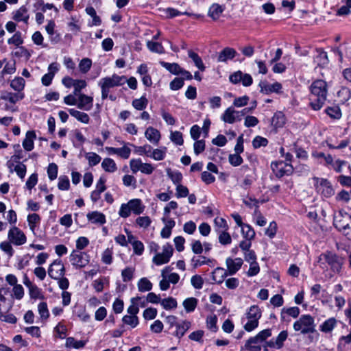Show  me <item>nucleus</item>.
I'll return each mask as SVG.
<instances>
[{
	"mask_svg": "<svg viewBox=\"0 0 351 351\" xmlns=\"http://www.w3.org/2000/svg\"><path fill=\"white\" fill-rule=\"evenodd\" d=\"M310 105L315 110L322 108L327 99L328 86L325 81L317 80L310 86Z\"/></svg>",
	"mask_w": 351,
	"mask_h": 351,
	"instance_id": "1",
	"label": "nucleus"
},
{
	"mask_svg": "<svg viewBox=\"0 0 351 351\" xmlns=\"http://www.w3.org/2000/svg\"><path fill=\"white\" fill-rule=\"evenodd\" d=\"M145 136L151 143L157 145L160 139V133L157 129L148 127L145 132Z\"/></svg>",
	"mask_w": 351,
	"mask_h": 351,
	"instance_id": "17",
	"label": "nucleus"
},
{
	"mask_svg": "<svg viewBox=\"0 0 351 351\" xmlns=\"http://www.w3.org/2000/svg\"><path fill=\"white\" fill-rule=\"evenodd\" d=\"M85 344L86 343L84 341L76 340L73 337H68L66 340V346L68 348L80 349L83 348Z\"/></svg>",
	"mask_w": 351,
	"mask_h": 351,
	"instance_id": "43",
	"label": "nucleus"
},
{
	"mask_svg": "<svg viewBox=\"0 0 351 351\" xmlns=\"http://www.w3.org/2000/svg\"><path fill=\"white\" fill-rule=\"evenodd\" d=\"M85 11L88 15L93 18L91 26H99L101 24V20L100 17L97 15L96 11L93 7H87Z\"/></svg>",
	"mask_w": 351,
	"mask_h": 351,
	"instance_id": "33",
	"label": "nucleus"
},
{
	"mask_svg": "<svg viewBox=\"0 0 351 351\" xmlns=\"http://www.w3.org/2000/svg\"><path fill=\"white\" fill-rule=\"evenodd\" d=\"M122 322L134 328L138 324V318L136 315H126L123 317Z\"/></svg>",
	"mask_w": 351,
	"mask_h": 351,
	"instance_id": "47",
	"label": "nucleus"
},
{
	"mask_svg": "<svg viewBox=\"0 0 351 351\" xmlns=\"http://www.w3.org/2000/svg\"><path fill=\"white\" fill-rule=\"evenodd\" d=\"M47 174L51 180H53L58 176V166L55 163H51L47 168Z\"/></svg>",
	"mask_w": 351,
	"mask_h": 351,
	"instance_id": "62",
	"label": "nucleus"
},
{
	"mask_svg": "<svg viewBox=\"0 0 351 351\" xmlns=\"http://www.w3.org/2000/svg\"><path fill=\"white\" fill-rule=\"evenodd\" d=\"M148 104V100L145 96L139 99H135L132 102V106L137 110H144Z\"/></svg>",
	"mask_w": 351,
	"mask_h": 351,
	"instance_id": "41",
	"label": "nucleus"
},
{
	"mask_svg": "<svg viewBox=\"0 0 351 351\" xmlns=\"http://www.w3.org/2000/svg\"><path fill=\"white\" fill-rule=\"evenodd\" d=\"M27 12V8L25 5H23L13 13L12 19L16 21H23L25 23L27 24L29 20Z\"/></svg>",
	"mask_w": 351,
	"mask_h": 351,
	"instance_id": "19",
	"label": "nucleus"
},
{
	"mask_svg": "<svg viewBox=\"0 0 351 351\" xmlns=\"http://www.w3.org/2000/svg\"><path fill=\"white\" fill-rule=\"evenodd\" d=\"M326 112L333 119H339L341 117V112L338 106L328 107L326 109Z\"/></svg>",
	"mask_w": 351,
	"mask_h": 351,
	"instance_id": "54",
	"label": "nucleus"
},
{
	"mask_svg": "<svg viewBox=\"0 0 351 351\" xmlns=\"http://www.w3.org/2000/svg\"><path fill=\"white\" fill-rule=\"evenodd\" d=\"M271 335L270 329L259 332L256 336L250 337L245 343V348L250 351H261L262 343Z\"/></svg>",
	"mask_w": 351,
	"mask_h": 351,
	"instance_id": "4",
	"label": "nucleus"
},
{
	"mask_svg": "<svg viewBox=\"0 0 351 351\" xmlns=\"http://www.w3.org/2000/svg\"><path fill=\"white\" fill-rule=\"evenodd\" d=\"M287 337L288 332L287 330L281 331L276 339H272L266 342L267 346L270 348L280 349L283 346L284 341L287 339Z\"/></svg>",
	"mask_w": 351,
	"mask_h": 351,
	"instance_id": "15",
	"label": "nucleus"
},
{
	"mask_svg": "<svg viewBox=\"0 0 351 351\" xmlns=\"http://www.w3.org/2000/svg\"><path fill=\"white\" fill-rule=\"evenodd\" d=\"M88 221H91L93 223H99L102 225L106 223V217L105 215L98 211H93L88 213L86 215Z\"/></svg>",
	"mask_w": 351,
	"mask_h": 351,
	"instance_id": "25",
	"label": "nucleus"
},
{
	"mask_svg": "<svg viewBox=\"0 0 351 351\" xmlns=\"http://www.w3.org/2000/svg\"><path fill=\"white\" fill-rule=\"evenodd\" d=\"M24 97L23 93H13L11 92L3 91L1 93L0 99L4 101H8L11 104H16L17 101L23 99Z\"/></svg>",
	"mask_w": 351,
	"mask_h": 351,
	"instance_id": "18",
	"label": "nucleus"
},
{
	"mask_svg": "<svg viewBox=\"0 0 351 351\" xmlns=\"http://www.w3.org/2000/svg\"><path fill=\"white\" fill-rule=\"evenodd\" d=\"M65 269L61 260H55L48 269L49 276L53 279H58L64 275Z\"/></svg>",
	"mask_w": 351,
	"mask_h": 351,
	"instance_id": "9",
	"label": "nucleus"
},
{
	"mask_svg": "<svg viewBox=\"0 0 351 351\" xmlns=\"http://www.w3.org/2000/svg\"><path fill=\"white\" fill-rule=\"evenodd\" d=\"M134 152L138 155L149 156L152 150L151 145L146 144L143 146H134Z\"/></svg>",
	"mask_w": 351,
	"mask_h": 351,
	"instance_id": "53",
	"label": "nucleus"
},
{
	"mask_svg": "<svg viewBox=\"0 0 351 351\" xmlns=\"http://www.w3.org/2000/svg\"><path fill=\"white\" fill-rule=\"evenodd\" d=\"M241 231L243 237L247 239L252 240L255 237L254 230L250 226L247 224H244L241 227Z\"/></svg>",
	"mask_w": 351,
	"mask_h": 351,
	"instance_id": "52",
	"label": "nucleus"
},
{
	"mask_svg": "<svg viewBox=\"0 0 351 351\" xmlns=\"http://www.w3.org/2000/svg\"><path fill=\"white\" fill-rule=\"evenodd\" d=\"M261 317V311L258 306H252L247 313V319H252L256 320H259V319Z\"/></svg>",
	"mask_w": 351,
	"mask_h": 351,
	"instance_id": "46",
	"label": "nucleus"
},
{
	"mask_svg": "<svg viewBox=\"0 0 351 351\" xmlns=\"http://www.w3.org/2000/svg\"><path fill=\"white\" fill-rule=\"evenodd\" d=\"M243 261L241 258H228L226 261L227 266V272L230 276H232L236 274L241 267Z\"/></svg>",
	"mask_w": 351,
	"mask_h": 351,
	"instance_id": "13",
	"label": "nucleus"
},
{
	"mask_svg": "<svg viewBox=\"0 0 351 351\" xmlns=\"http://www.w3.org/2000/svg\"><path fill=\"white\" fill-rule=\"evenodd\" d=\"M197 304V300L195 298H189L184 300L183 306L186 312H193Z\"/></svg>",
	"mask_w": 351,
	"mask_h": 351,
	"instance_id": "44",
	"label": "nucleus"
},
{
	"mask_svg": "<svg viewBox=\"0 0 351 351\" xmlns=\"http://www.w3.org/2000/svg\"><path fill=\"white\" fill-rule=\"evenodd\" d=\"M237 55V51L233 48L226 47L219 53L217 58L218 62H226L233 59Z\"/></svg>",
	"mask_w": 351,
	"mask_h": 351,
	"instance_id": "23",
	"label": "nucleus"
},
{
	"mask_svg": "<svg viewBox=\"0 0 351 351\" xmlns=\"http://www.w3.org/2000/svg\"><path fill=\"white\" fill-rule=\"evenodd\" d=\"M138 289L141 292L149 291L152 289V283L147 278H142L137 284Z\"/></svg>",
	"mask_w": 351,
	"mask_h": 351,
	"instance_id": "39",
	"label": "nucleus"
},
{
	"mask_svg": "<svg viewBox=\"0 0 351 351\" xmlns=\"http://www.w3.org/2000/svg\"><path fill=\"white\" fill-rule=\"evenodd\" d=\"M173 247L167 244L163 246L162 252L157 253L153 258V263L157 265L167 263L173 254Z\"/></svg>",
	"mask_w": 351,
	"mask_h": 351,
	"instance_id": "8",
	"label": "nucleus"
},
{
	"mask_svg": "<svg viewBox=\"0 0 351 351\" xmlns=\"http://www.w3.org/2000/svg\"><path fill=\"white\" fill-rule=\"evenodd\" d=\"M77 101L76 106L78 109L89 111L93 106V98L85 94H81L77 96Z\"/></svg>",
	"mask_w": 351,
	"mask_h": 351,
	"instance_id": "11",
	"label": "nucleus"
},
{
	"mask_svg": "<svg viewBox=\"0 0 351 351\" xmlns=\"http://www.w3.org/2000/svg\"><path fill=\"white\" fill-rule=\"evenodd\" d=\"M165 12L167 14V16L169 18H173L175 16H179L181 14L193 16L195 19H199L202 16L200 14H193V13H190L188 12H180L176 9L171 8H168L165 9Z\"/></svg>",
	"mask_w": 351,
	"mask_h": 351,
	"instance_id": "28",
	"label": "nucleus"
},
{
	"mask_svg": "<svg viewBox=\"0 0 351 351\" xmlns=\"http://www.w3.org/2000/svg\"><path fill=\"white\" fill-rule=\"evenodd\" d=\"M160 64H161V66L162 67L165 68L170 73L175 74V75L180 74V73L182 70V68L177 63H169V62L161 61L160 62Z\"/></svg>",
	"mask_w": 351,
	"mask_h": 351,
	"instance_id": "36",
	"label": "nucleus"
},
{
	"mask_svg": "<svg viewBox=\"0 0 351 351\" xmlns=\"http://www.w3.org/2000/svg\"><path fill=\"white\" fill-rule=\"evenodd\" d=\"M225 10V6L219 5L218 3H213L209 8L208 16L213 20H217L219 19L221 14Z\"/></svg>",
	"mask_w": 351,
	"mask_h": 351,
	"instance_id": "24",
	"label": "nucleus"
},
{
	"mask_svg": "<svg viewBox=\"0 0 351 351\" xmlns=\"http://www.w3.org/2000/svg\"><path fill=\"white\" fill-rule=\"evenodd\" d=\"M161 306L165 310H171L176 308L177 307L178 303L175 298L172 297H169L165 299H162L160 302Z\"/></svg>",
	"mask_w": 351,
	"mask_h": 351,
	"instance_id": "40",
	"label": "nucleus"
},
{
	"mask_svg": "<svg viewBox=\"0 0 351 351\" xmlns=\"http://www.w3.org/2000/svg\"><path fill=\"white\" fill-rule=\"evenodd\" d=\"M261 92L268 95L271 93H278L282 89V85L279 82L269 84L266 81L261 82L259 84Z\"/></svg>",
	"mask_w": 351,
	"mask_h": 351,
	"instance_id": "14",
	"label": "nucleus"
},
{
	"mask_svg": "<svg viewBox=\"0 0 351 351\" xmlns=\"http://www.w3.org/2000/svg\"><path fill=\"white\" fill-rule=\"evenodd\" d=\"M12 243L8 240V241H3L0 243V249L6 253L9 257H12L14 255V250L12 246Z\"/></svg>",
	"mask_w": 351,
	"mask_h": 351,
	"instance_id": "56",
	"label": "nucleus"
},
{
	"mask_svg": "<svg viewBox=\"0 0 351 351\" xmlns=\"http://www.w3.org/2000/svg\"><path fill=\"white\" fill-rule=\"evenodd\" d=\"M123 183L125 186H132L134 189L136 186V180L132 175H125L123 177Z\"/></svg>",
	"mask_w": 351,
	"mask_h": 351,
	"instance_id": "64",
	"label": "nucleus"
},
{
	"mask_svg": "<svg viewBox=\"0 0 351 351\" xmlns=\"http://www.w3.org/2000/svg\"><path fill=\"white\" fill-rule=\"evenodd\" d=\"M90 256L85 252L73 251L70 255L71 264L77 268H82L89 263Z\"/></svg>",
	"mask_w": 351,
	"mask_h": 351,
	"instance_id": "7",
	"label": "nucleus"
},
{
	"mask_svg": "<svg viewBox=\"0 0 351 351\" xmlns=\"http://www.w3.org/2000/svg\"><path fill=\"white\" fill-rule=\"evenodd\" d=\"M323 260L330 266V269L333 272L338 274L341 271L343 261L337 254L331 252H326L319 256L318 262L323 264V263H322Z\"/></svg>",
	"mask_w": 351,
	"mask_h": 351,
	"instance_id": "5",
	"label": "nucleus"
},
{
	"mask_svg": "<svg viewBox=\"0 0 351 351\" xmlns=\"http://www.w3.org/2000/svg\"><path fill=\"white\" fill-rule=\"evenodd\" d=\"M25 84V80L21 77H17L11 81L10 86L20 93L24 89Z\"/></svg>",
	"mask_w": 351,
	"mask_h": 351,
	"instance_id": "38",
	"label": "nucleus"
},
{
	"mask_svg": "<svg viewBox=\"0 0 351 351\" xmlns=\"http://www.w3.org/2000/svg\"><path fill=\"white\" fill-rule=\"evenodd\" d=\"M147 47L152 52H155V53H163L165 52L164 48L160 43L154 42V41H147Z\"/></svg>",
	"mask_w": 351,
	"mask_h": 351,
	"instance_id": "50",
	"label": "nucleus"
},
{
	"mask_svg": "<svg viewBox=\"0 0 351 351\" xmlns=\"http://www.w3.org/2000/svg\"><path fill=\"white\" fill-rule=\"evenodd\" d=\"M337 320L335 317H330L320 325L319 330L325 333L330 332L337 326Z\"/></svg>",
	"mask_w": 351,
	"mask_h": 351,
	"instance_id": "31",
	"label": "nucleus"
},
{
	"mask_svg": "<svg viewBox=\"0 0 351 351\" xmlns=\"http://www.w3.org/2000/svg\"><path fill=\"white\" fill-rule=\"evenodd\" d=\"M167 148L164 147L162 149H155L150 154L149 157H152L156 160H162L165 158L166 155Z\"/></svg>",
	"mask_w": 351,
	"mask_h": 351,
	"instance_id": "49",
	"label": "nucleus"
},
{
	"mask_svg": "<svg viewBox=\"0 0 351 351\" xmlns=\"http://www.w3.org/2000/svg\"><path fill=\"white\" fill-rule=\"evenodd\" d=\"M132 235L128 236V240L133 247L134 252L137 255H141L144 251V245L140 241L132 240L134 239Z\"/></svg>",
	"mask_w": 351,
	"mask_h": 351,
	"instance_id": "34",
	"label": "nucleus"
},
{
	"mask_svg": "<svg viewBox=\"0 0 351 351\" xmlns=\"http://www.w3.org/2000/svg\"><path fill=\"white\" fill-rule=\"evenodd\" d=\"M91 66L92 61L88 58L82 59L79 63V69L82 73H86L90 69Z\"/></svg>",
	"mask_w": 351,
	"mask_h": 351,
	"instance_id": "51",
	"label": "nucleus"
},
{
	"mask_svg": "<svg viewBox=\"0 0 351 351\" xmlns=\"http://www.w3.org/2000/svg\"><path fill=\"white\" fill-rule=\"evenodd\" d=\"M143 162H142L141 159H132L130 161V167L132 172L133 173H137L138 171H141L142 165Z\"/></svg>",
	"mask_w": 351,
	"mask_h": 351,
	"instance_id": "60",
	"label": "nucleus"
},
{
	"mask_svg": "<svg viewBox=\"0 0 351 351\" xmlns=\"http://www.w3.org/2000/svg\"><path fill=\"white\" fill-rule=\"evenodd\" d=\"M101 167L105 171L113 173L117 171V167L114 160L110 158H106L101 162Z\"/></svg>",
	"mask_w": 351,
	"mask_h": 351,
	"instance_id": "32",
	"label": "nucleus"
},
{
	"mask_svg": "<svg viewBox=\"0 0 351 351\" xmlns=\"http://www.w3.org/2000/svg\"><path fill=\"white\" fill-rule=\"evenodd\" d=\"M40 217L38 214L33 213L27 216V221L29 228L32 232H34L36 223H38L40 221Z\"/></svg>",
	"mask_w": 351,
	"mask_h": 351,
	"instance_id": "58",
	"label": "nucleus"
},
{
	"mask_svg": "<svg viewBox=\"0 0 351 351\" xmlns=\"http://www.w3.org/2000/svg\"><path fill=\"white\" fill-rule=\"evenodd\" d=\"M228 276L230 275L227 271L222 267H217L212 272V278L217 284H221Z\"/></svg>",
	"mask_w": 351,
	"mask_h": 351,
	"instance_id": "22",
	"label": "nucleus"
},
{
	"mask_svg": "<svg viewBox=\"0 0 351 351\" xmlns=\"http://www.w3.org/2000/svg\"><path fill=\"white\" fill-rule=\"evenodd\" d=\"M169 268H165L161 273V276L162 279L159 282L160 289L162 291H166L169 288L170 282L167 279V272L168 271Z\"/></svg>",
	"mask_w": 351,
	"mask_h": 351,
	"instance_id": "57",
	"label": "nucleus"
},
{
	"mask_svg": "<svg viewBox=\"0 0 351 351\" xmlns=\"http://www.w3.org/2000/svg\"><path fill=\"white\" fill-rule=\"evenodd\" d=\"M36 135L34 131H27L25 134V138L23 141V148L27 151H32L34 149V141L36 139Z\"/></svg>",
	"mask_w": 351,
	"mask_h": 351,
	"instance_id": "20",
	"label": "nucleus"
},
{
	"mask_svg": "<svg viewBox=\"0 0 351 351\" xmlns=\"http://www.w3.org/2000/svg\"><path fill=\"white\" fill-rule=\"evenodd\" d=\"M293 328L303 335L313 333L315 331V319L310 315H302L293 323Z\"/></svg>",
	"mask_w": 351,
	"mask_h": 351,
	"instance_id": "3",
	"label": "nucleus"
},
{
	"mask_svg": "<svg viewBox=\"0 0 351 351\" xmlns=\"http://www.w3.org/2000/svg\"><path fill=\"white\" fill-rule=\"evenodd\" d=\"M69 112L72 117L82 123L88 124L90 121V117L86 112L79 111L74 108L69 109Z\"/></svg>",
	"mask_w": 351,
	"mask_h": 351,
	"instance_id": "26",
	"label": "nucleus"
},
{
	"mask_svg": "<svg viewBox=\"0 0 351 351\" xmlns=\"http://www.w3.org/2000/svg\"><path fill=\"white\" fill-rule=\"evenodd\" d=\"M86 159L88 161L90 167L95 166L99 164L101 158L95 152H88L85 154Z\"/></svg>",
	"mask_w": 351,
	"mask_h": 351,
	"instance_id": "45",
	"label": "nucleus"
},
{
	"mask_svg": "<svg viewBox=\"0 0 351 351\" xmlns=\"http://www.w3.org/2000/svg\"><path fill=\"white\" fill-rule=\"evenodd\" d=\"M135 269L132 267H127L121 271L123 281L125 282L132 280L134 278Z\"/></svg>",
	"mask_w": 351,
	"mask_h": 351,
	"instance_id": "48",
	"label": "nucleus"
},
{
	"mask_svg": "<svg viewBox=\"0 0 351 351\" xmlns=\"http://www.w3.org/2000/svg\"><path fill=\"white\" fill-rule=\"evenodd\" d=\"M344 214L347 215L346 213H343L342 210H339L338 215H335L333 223L335 228L346 236V232H348V230L350 229V226L343 219Z\"/></svg>",
	"mask_w": 351,
	"mask_h": 351,
	"instance_id": "12",
	"label": "nucleus"
},
{
	"mask_svg": "<svg viewBox=\"0 0 351 351\" xmlns=\"http://www.w3.org/2000/svg\"><path fill=\"white\" fill-rule=\"evenodd\" d=\"M38 311L40 319L43 321H46L49 318V311L47 308V304L45 302H41L38 304Z\"/></svg>",
	"mask_w": 351,
	"mask_h": 351,
	"instance_id": "42",
	"label": "nucleus"
},
{
	"mask_svg": "<svg viewBox=\"0 0 351 351\" xmlns=\"http://www.w3.org/2000/svg\"><path fill=\"white\" fill-rule=\"evenodd\" d=\"M131 211L135 215H140L143 213L145 206L142 204L139 199H133L128 202Z\"/></svg>",
	"mask_w": 351,
	"mask_h": 351,
	"instance_id": "29",
	"label": "nucleus"
},
{
	"mask_svg": "<svg viewBox=\"0 0 351 351\" xmlns=\"http://www.w3.org/2000/svg\"><path fill=\"white\" fill-rule=\"evenodd\" d=\"M191 326V323L188 321H182L181 323H178L176 326V330L173 332V335L176 337L180 339L183 337L185 332L189 330Z\"/></svg>",
	"mask_w": 351,
	"mask_h": 351,
	"instance_id": "27",
	"label": "nucleus"
},
{
	"mask_svg": "<svg viewBox=\"0 0 351 351\" xmlns=\"http://www.w3.org/2000/svg\"><path fill=\"white\" fill-rule=\"evenodd\" d=\"M86 86V82L83 80H76L73 86L75 95H81L80 91Z\"/></svg>",
	"mask_w": 351,
	"mask_h": 351,
	"instance_id": "61",
	"label": "nucleus"
},
{
	"mask_svg": "<svg viewBox=\"0 0 351 351\" xmlns=\"http://www.w3.org/2000/svg\"><path fill=\"white\" fill-rule=\"evenodd\" d=\"M300 308L297 306L289 308H282L280 313V318L282 321H287V316H290L293 318H297L300 315Z\"/></svg>",
	"mask_w": 351,
	"mask_h": 351,
	"instance_id": "21",
	"label": "nucleus"
},
{
	"mask_svg": "<svg viewBox=\"0 0 351 351\" xmlns=\"http://www.w3.org/2000/svg\"><path fill=\"white\" fill-rule=\"evenodd\" d=\"M221 119L223 121L229 124L241 121L240 114L233 107L228 108L221 115Z\"/></svg>",
	"mask_w": 351,
	"mask_h": 351,
	"instance_id": "10",
	"label": "nucleus"
},
{
	"mask_svg": "<svg viewBox=\"0 0 351 351\" xmlns=\"http://www.w3.org/2000/svg\"><path fill=\"white\" fill-rule=\"evenodd\" d=\"M126 82V77L114 74L110 77H106L100 80L99 85L101 89V98L106 99L108 97L110 89L116 86L124 84Z\"/></svg>",
	"mask_w": 351,
	"mask_h": 351,
	"instance_id": "2",
	"label": "nucleus"
},
{
	"mask_svg": "<svg viewBox=\"0 0 351 351\" xmlns=\"http://www.w3.org/2000/svg\"><path fill=\"white\" fill-rule=\"evenodd\" d=\"M171 141L178 145H182L184 143L182 134L179 131L171 132L170 134Z\"/></svg>",
	"mask_w": 351,
	"mask_h": 351,
	"instance_id": "59",
	"label": "nucleus"
},
{
	"mask_svg": "<svg viewBox=\"0 0 351 351\" xmlns=\"http://www.w3.org/2000/svg\"><path fill=\"white\" fill-rule=\"evenodd\" d=\"M317 190L326 197H329L334 195V190L330 182L326 179L320 180L319 184L317 186Z\"/></svg>",
	"mask_w": 351,
	"mask_h": 351,
	"instance_id": "16",
	"label": "nucleus"
},
{
	"mask_svg": "<svg viewBox=\"0 0 351 351\" xmlns=\"http://www.w3.org/2000/svg\"><path fill=\"white\" fill-rule=\"evenodd\" d=\"M8 239L10 243L16 246L22 245L27 241L24 232L16 226H13L9 230Z\"/></svg>",
	"mask_w": 351,
	"mask_h": 351,
	"instance_id": "6",
	"label": "nucleus"
},
{
	"mask_svg": "<svg viewBox=\"0 0 351 351\" xmlns=\"http://www.w3.org/2000/svg\"><path fill=\"white\" fill-rule=\"evenodd\" d=\"M188 54L189 58L192 59L195 65L202 71H204L206 69L202 58L199 56V55L194 51L189 50L188 51Z\"/></svg>",
	"mask_w": 351,
	"mask_h": 351,
	"instance_id": "35",
	"label": "nucleus"
},
{
	"mask_svg": "<svg viewBox=\"0 0 351 351\" xmlns=\"http://www.w3.org/2000/svg\"><path fill=\"white\" fill-rule=\"evenodd\" d=\"M317 56L314 58V62L319 66H324L328 63V55L326 51L322 49H317Z\"/></svg>",
	"mask_w": 351,
	"mask_h": 351,
	"instance_id": "30",
	"label": "nucleus"
},
{
	"mask_svg": "<svg viewBox=\"0 0 351 351\" xmlns=\"http://www.w3.org/2000/svg\"><path fill=\"white\" fill-rule=\"evenodd\" d=\"M192 265L194 268H197L203 265H209L212 263V260L203 256H194L191 259Z\"/></svg>",
	"mask_w": 351,
	"mask_h": 351,
	"instance_id": "37",
	"label": "nucleus"
},
{
	"mask_svg": "<svg viewBox=\"0 0 351 351\" xmlns=\"http://www.w3.org/2000/svg\"><path fill=\"white\" fill-rule=\"evenodd\" d=\"M14 171L16 173L19 178L23 179L26 174V166L22 162H19V164H16L14 166Z\"/></svg>",
	"mask_w": 351,
	"mask_h": 351,
	"instance_id": "63",
	"label": "nucleus"
},
{
	"mask_svg": "<svg viewBox=\"0 0 351 351\" xmlns=\"http://www.w3.org/2000/svg\"><path fill=\"white\" fill-rule=\"evenodd\" d=\"M219 241L222 245L230 244L232 241L231 237L227 230H218Z\"/></svg>",
	"mask_w": 351,
	"mask_h": 351,
	"instance_id": "55",
	"label": "nucleus"
}]
</instances>
